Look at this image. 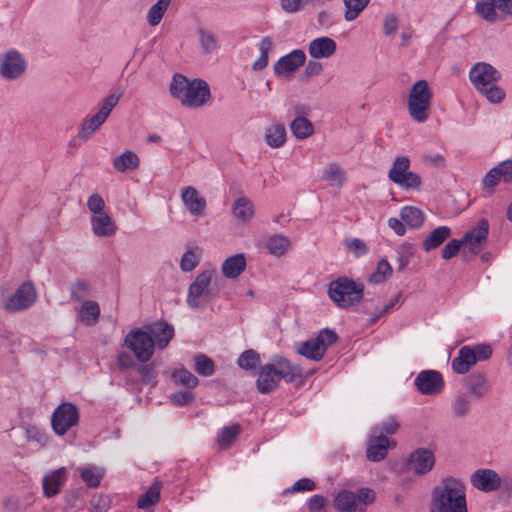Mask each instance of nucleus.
Returning a JSON list of instances; mask_svg holds the SVG:
<instances>
[{
    "label": "nucleus",
    "mask_w": 512,
    "mask_h": 512,
    "mask_svg": "<svg viewBox=\"0 0 512 512\" xmlns=\"http://www.w3.org/2000/svg\"><path fill=\"white\" fill-rule=\"evenodd\" d=\"M240 432L241 427L238 424L226 426L218 434L217 442L221 447L228 448L236 440Z\"/></svg>",
    "instance_id": "49530a36"
},
{
    "label": "nucleus",
    "mask_w": 512,
    "mask_h": 512,
    "mask_svg": "<svg viewBox=\"0 0 512 512\" xmlns=\"http://www.w3.org/2000/svg\"><path fill=\"white\" fill-rule=\"evenodd\" d=\"M92 231L97 237H111L116 233L117 226L108 213H98L90 218Z\"/></svg>",
    "instance_id": "bb28decb"
},
{
    "label": "nucleus",
    "mask_w": 512,
    "mask_h": 512,
    "mask_svg": "<svg viewBox=\"0 0 512 512\" xmlns=\"http://www.w3.org/2000/svg\"><path fill=\"white\" fill-rule=\"evenodd\" d=\"M87 207L93 215H98V213H105V202L100 194L94 193L89 196L87 200Z\"/></svg>",
    "instance_id": "774afa93"
},
{
    "label": "nucleus",
    "mask_w": 512,
    "mask_h": 512,
    "mask_svg": "<svg viewBox=\"0 0 512 512\" xmlns=\"http://www.w3.org/2000/svg\"><path fill=\"white\" fill-rule=\"evenodd\" d=\"M475 11L487 22L494 23L503 21V17H500L496 10L494 0L478 1L475 6Z\"/></svg>",
    "instance_id": "ea45409f"
},
{
    "label": "nucleus",
    "mask_w": 512,
    "mask_h": 512,
    "mask_svg": "<svg viewBox=\"0 0 512 512\" xmlns=\"http://www.w3.org/2000/svg\"><path fill=\"white\" fill-rule=\"evenodd\" d=\"M306 60V55L303 50L295 49L282 56L273 67L274 73L281 77L292 76L299 67H301Z\"/></svg>",
    "instance_id": "f3484780"
},
{
    "label": "nucleus",
    "mask_w": 512,
    "mask_h": 512,
    "mask_svg": "<svg viewBox=\"0 0 512 512\" xmlns=\"http://www.w3.org/2000/svg\"><path fill=\"white\" fill-rule=\"evenodd\" d=\"M190 82L182 74H175L170 84V92L174 98H177L180 102L186 94L187 89L190 86Z\"/></svg>",
    "instance_id": "de8ad7c7"
},
{
    "label": "nucleus",
    "mask_w": 512,
    "mask_h": 512,
    "mask_svg": "<svg viewBox=\"0 0 512 512\" xmlns=\"http://www.w3.org/2000/svg\"><path fill=\"white\" fill-rule=\"evenodd\" d=\"M408 465L415 473L424 475L435 465L434 453L427 448H418L410 454Z\"/></svg>",
    "instance_id": "6ab92c4d"
},
{
    "label": "nucleus",
    "mask_w": 512,
    "mask_h": 512,
    "mask_svg": "<svg viewBox=\"0 0 512 512\" xmlns=\"http://www.w3.org/2000/svg\"><path fill=\"white\" fill-rule=\"evenodd\" d=\"M172 379L176 383L190 389L195 388L199 383L198 378L190 371L184 368L174 371L172 373Z\"/></svg>",
    "instance_id": "603ef678"
},
{
    "label": "nucleus",
    "mask_w": 512,
    "mask_h": 512,
    "mask_svg": "<svg viewBox=\"0 0 512 512\" xmlns=\"http://www.w3.org/2000/svg\"><path fill=\"white\" fill-rule=\"evenodd\" d=\"M197 36L201 52L205 55H210L217 52L219 46L216 36L203 27L197 29Z\"/></svg>",
    "instance_id": "c9c22d12"
},
{
    "label": "nucleus",
    "mask_w": 512,
    "mask_h": 512,
    "mask_svg": "<svg viewBox=\"0 0 512 512\" xmlns=\"http://www.w3.org/2000/svg\"><path fill=\"white\" fill-rule=\"evenodd\" d=\"M462 385L468 397L478 401L486 397L491 391V383L484 371L476 370L462 379Z\"/></svg>",
    "instance_id": "9d476101"
},
{
    "label": "nucleus",
    "mask_w": 512,
    "mask_h": 512,
    "mask_svg": "<svg viewBox=\"0 0 512 512\" xmlns=\"http://www.w3.org/2000/svg\"><path fill=\"white\" fill-rule=\"evenodd\" d=\"M37 294L31 282H24L5 303L8 312L15 313L28 309L36 301Z\"/></svg>",
    "instance_id": "9b49d317"
},
{
    "label": "nucleus",
    "mask_w": 512,
    "mask_h": 512,
    "mask_svg": "<svg viewBox=\"0 0 512 512\" xmlns=\"http://www.w3.org/2000/svg\"><path fill=\"white\" fill-rule=\"evenodd\" d=\"M398 429H399L398 422L396 421V419L391 417V418L383 421L381 424L375 426L372 429L371 433H373V434H375L377 436L393 435V434H395L398 431Z\"/></svg>",
    "instance_id": "bf43d9fd"
},
{
    "label": "nucleus",
    "mask_w": 512,
    "mask_h": 512,
    "mask_svg": "<svg viewBox=\"0 0 512 512\" xmlns=\"http://www.w3.org/2000/svg\"><path fill=\"white\" fill-rule=\"evenodd\" d=\"M471 401L467 394H457L451 401V413L456 419H464L471 411Z\"/></svg>",
    "instance_id": "473e14b6"
},
{
    "label": "nucleus",
    "mask_w": 512,
    "mask_h": 512,
    "mask_svg": "<svg viewBox=\"0 0 512 512\" xmlns=\"http://www.w3.org/2000/svg\"><path fill=\"white\" fill-rule=\"evenodd\" d=\"M124 346L131 350L141 363L148 362L155 352V341L145 326L132 329L124 338Z\"/></svg>",
    "instance_id": "0eeeda50"
},
{
    "label": "nucleus",
    "mask_w": 512,
    "mask_h": 512,
    "mask_svg": "<svg viewBox=\"0 0 512 512\" xmlns=\"http://www.w3.org/2000/svg\"><path fill=\"white\" fill-rule=\"evenodd\" d=\"M410 167V160L407 156H398L395 158L388 176L393 183H400V179L407 174Z\"/></svg>",
    "instance_id": "79ce46f5"
},
{
    "label": "nucleus",
    "mask_w": 512,
    "mask_h": 512,
    "mask_svg": "<svg viewBox=\"0 0 512 512\" xmlns=\"http://www.w3.org/2000/svg\"><path fill=\"white\" fill-rule=\"evenodd\" d=\"M328 500L322 495H313L307 502L309 512H326Z\"/></svg>",
    "instance_id": "69168bd1"
},
{
    "label": "nucleus",
    "mask_w": 512,
    "mask_h": 512,
    "mask_svg": "<svg viewBox=\"0 0 512 512\" xmlns=\"http://www.w3.org/2000/svg\"><path fill=\"white\" fill-rule=\"evenodd\" d=\"M414 385L423 395H438L443 391L445 382L438 370H423L415 377Z\"/></svg>",
    "instance_id": "ddd939ff"
},
{
    "label": "nucleus",
    "mask_w": 512,
    "mask_h": 512,
    "mask_svg": "<svg viewBox=\"0 0 512 512\" xmlns=\"http://www.w3.org/2000/svg\"><path fill=\"white\" fill-rule=\"evenodd\" d=\"M237 362L242 369L251 370L260 365V357L254 350H246L240 355Z\"/></svg>",
    "instance_id": "4d7b16f0"
},
{
    "label": "nucleus",
    "mask_w": 512,
    "mask_h": 512,
    "mask_svg": "<svg viewBox=\"0 0 512 512\" xmlns=\"http://www.w3.org/2000/svg\"><path fill=\"white\" fill-rule=\"evenodd\" d=\"M328 294L339 308L348 309L363 299L364 286L354 280L342 277L329 284Z\"/></svg>",
    "instance_id": "20e7f679"
},
{
    "label": "nucleus",
    "mask_w": 512,
    "mask_h": 512,
    "mask_svg": "<svg viewBox=\"0 0 512 512\" xmlns=\"http://www.w3.org/2000/svg\"><path fill=\"white\" fill-rule=\"evenodd\" d=\"M231 212L238 221L247 223L254 216V204L248 197H239L233 202Z\"/></svg>",
    "instance_id": "7c9ffc66"
},
{
    "label": "nucleus",
    "mask_w": 512,
    "mask_h": 512,
    "mask_svg": "<svg viewBox=\"0 0 512 512\" xmlns=\"http://www.w3.org/2000/svg\"><path fill=\"white\" fill-rule=\"evenodd\" d=\"M213 275V270L202 271L190 284L186 300L190 308H205L219 297V288L211 284Z\"/></svg>",
    "instance_id": "7ed1b4c3"
},
{
    "label": "nucleus",
    "mask_w": 512,
    "mask_h": 512,
    "mask_svg": "<svg viewBox=\"0 0 512 512\" xmlns=\"http://www.w3.org/2000/svg\"><path fill=\"white\" fill-rule=\"evenodd\" d=\"M172 0H158L155 4H153L148 13H147V21L151 26H157L163 16L170 6Z\"/></svg>",
    "instance_id": "c03bdc74"
},
{
    "label": "nucleus",
    "mask_w": 512,
    "mask_h": 512,
    "mask_svg": "<svg viewBox=\"0 0 512 512\" xmlns=\"http://www.w3.org/2000/svg\"><path fill=\"white\" fill-rule=\"evenodd\" d=\"M79 419L78 408L72 403L63 402L52 413V430L56 435L63 436L79 423Z\"/></svg>",
    "instance_id": "1a4fd4ad"
},
{
    "label": "nucleus",
    "mask_w": 512,
    "mask_h": 512,
    "mask_svg": "<svg viewBox=\"0 0 512 512\" xmlns=\"http://www.w3.org/2000/svg\"><path fill=\"white\" fill-rule=\"evenodd\" d=\"M67 478V469L60 467L48 472L42 479L43 495L46 498L56 496Z\"/></svg>",
    "instance_id": "5701e85b"
},
{
    "label": "nucleus",
    "mask_w": 512,
    "mask_h": 512,
    "mask_svg": "<svg viewBox=\"0 0 512 512\" xmlns=\"http://www.w3.org/2000/svg\"><path fill=\"white\" fill-rule=\"evenodd\" d=\"M290 129L295 136V138L299 140H304L311 136L314 132V127L312 122L303 116L296 117L290 124Z\"/></svg>",
    "instance_id": "4c0bfd02"
},
{
    "label": "nucleus",
    "mask_w": 512,
    "mask_h": 512,
    "mask_svg": "<svg viewBox=\"0 0 512 512\" xmlns=\"http://www.w3.org/2000/svg\"><path fill=\"white\" fill-rule=\"evenodd\" d=\"M337 339L338 336L333 330L323 329L316 338L299 344L296 351L307 359L319 361L323 358L327 348Z\"/></svg>",
    "instance_id": "6e6552de"
},
{
    "label": "nucleus",
    "mask_w": 512,
    "mask_h": 512,
    "mask_svg": "<svg viewBox=\"0 0 512 512\" xmlns=\"http://www.w3.org/2000/svg\"><path fill=\"white\" fill-rule=\"evenodd\" d=\"M489 233V223L486 219H481L477 226L467 231L461 239L463 245L468 246L469 252L476 255L482 250V243L487 240Z\"/></svg>",
    "instance_id": "a211bd4d"
},
{
    "label": "nucleus",
    "mask_w": 512,
    "mask_h": 512,
    "mask_svg": "<svg viewBox=\"0 0 512 512\" xmlns=\"http://www.w3.org/2000/svg\"><path fill=\"white\" fill-rule=\"evenodd\" d=\"M337 44L330 37H319L308 45V53L313 59L329 58L336 52Z\"/></svg>",
    "instance_id": "393cba45"
},
{
    "label": "nucleus",
    "mask_w": 512,
    "mask_h": 512,
    "mask_svg": "<svg viewBox=\"0 0 512 512\" xmlns=\"http://www.w3.org/2000/svg\"><path fill=\"white\" fill-rule=\"evenodd\" d=\"M345 246L356 257H360L367 253L366 244L359 238L346 239Z\"/></svg>",
    "instance_id": "338daca9"
},
{
    "label": "nucleus",
    "mask_w": 512,
    "mask_h": 512,
    "mask_svg": "<svg viewBox=\"0 0 512 512\" xmlns=\"http://www.w3.org/2000/svg\"><path fill=\"white\" fill-rule=\"evenodd\" d=\"M432 91L426 80L416 81L408 95V111L413 120L424 123L429 117Z\"/></svg>",
    "instance_id": "39448f33"
},
{
    "label": "nucleus",
    "mask_w": 512,
    "mask_h": 512,
    "mask_svg": "<svg viewBox=\"0 0 512 512\" xmlns=\"http://www.w3.org/2000/svg\"><path fill=\"white\" fill-rule=\"evenodd\" d=\"M287 131L283 124L275 122L265 129L264 141L273 149L282 147L286 143Z\"/></svg>",
    "instance_id": "c756f323"
},
{
    "label": "nucleus",
    "mask_w": 512,
    "mask_h": 512,
    "mask_svg": "<svg viewBox=\"0 0 512 512\" xmlns=\"http://www.w3.org/2000/svg\"><path fill=\"white\" fill-rule=\"evenodd\" d=\"M78 315L81 321L92 324L96 322L100 316V307L95 301H85L81 305Z\"/></svg>",
    "instance_id": "37998d69"
},
{
    "label": "nucleus",
    "mask_w": 512,
    "mask_h": 512,
    "mask_svg": "<svg viewBox=\"0 0 512 512\" xmlns=\"http://www.w3.org/2000/svg\"><path fill=\"white\" fill-rule=\"evenodd\" d=\"M451 229L447 226H439L430 232L423 241V249L430 252L441 246L450 236Z\"/></svg>",
    "instance_id": "2f4dec72"
},
{
    "label": "nucleus",
    "mask_w": 512,
    "mask_h": 512,
    "mask_svg": "<svg viewBox=\"0 0 512 512\" xmlns=\"http://www.w3.org/2000/svg\"><path fill=\"white\" fill-rule=\"evenodd\" d=\"M77 470L81 479L89 488L98 487L100 485L101 479L104 476V471L94 465L78 467Z\"/></svg>",
    "instance_id": "72a5a7b5"
},
{
    "label": "nucleus",
    "mask_w": 512,
    "mask_h": 512,
    "mask_svg": "<svg viewBox=\"0 0 512 512\" xmlns=\"http://www.w3.org/2000/svg\"><path fill=\"white\" fill-rule=\"evenodd\" d=\"M470 482L475 489L489 493L494 492L501 487L502 478L492 469L481 468L471 474Z\"/></svg>",
    "instance_id": "4468645a"
},
{
    "label": "nucleus",
    "mask_w": 512,
    "mask_h": 512,
    "mask_svg": "<svg viewBox=\"0 0 512 512\" xmlns=\"http://www.w3.org/2000/svg\"><path fill=\"white\" fill-rule=\"evenodd\" d=\"M137 371L141 375V380L146 385L155 386L157 384V372L154 364L142 363L137 366Z\"/></svg>",
    "instance_id": "13d9d810"
},
{
    "label": "nucleus",
    "mask_w": 512,
    "mask_h": 512,
    "mask_svg": "<svg viewBox=\"0 0 512 512\" xmlns=\"http://www.w3.org/2000/svg\"><path fill=\"white\" fill-rule=\"evenodd\" d=\"M139 166V158L133 151L127 150L113 160V167L119 172L135 170Z\"/></svg>",
    "instance_id": "e433bc0d"
},
{
    "label": "nucleus",
    "mask_w": 512,
    "mask_h": 512,
    "mask_svg": "<svg viewBox=\"0 0 512 512\" xmlns=\"http://www.w3.org/2000/svg\"><path fill=\"white\" fill-rule=\"evenodd\" d=\"M345 4V19L347 21L355 20L360 13L367 7L370 0H343Z\"/></svg>",
    "instance_id": "8fccbe9b"
},
{
    "label": "nucleus",
    "mask_w": 512,
    "mask_h": 512,
    "mask_svg": "<svg viewBox=\"0 0 512 512\" xmlns=\"http://www.w3.org/2000/svg\"><path fill=\"white\" fill-rule=\"evenodd\" d=\"M431 512H468L464 481L452 476L443 478L432 490Z\"/></svg>",
    "instance_id": "f257e3e1"
},
{
    "label": "nucleus",
    "mask_w": 512,
    "mask_h": 512,
    "mask_svg": "<svg viewBox=\"0 0 512 512\" xmlns=\"http://www.w3.org/2000/svg\"><path fill=\"white\" fill-rule=\"evenodd\" d=\"M151 337L154 338L155 347L165 349L173 339L175 330L173 325L165 321H156L151 324L144 325Z\"/></svg>",
    "instance_id": "412c9836"
},
{
    "label": "nucleus",
    "mask_w": 512,
    "mask_h": 512,
    "mask_svg": "<svg viewBox=\"0 0 512 512\" xmlns=\"http://www.w3.org/2000/svg\"><path fill=\"white\" fill-rule=\"evenodd\" d=\"M26 61L15 49H11L0 57V75L7 80L19 78L26 71Z\"/></svg>",
    "instance_id": "f8f14e48"
},
{
    "label": "nucleus",
    "mask_w": 512,
    "mask_h": 512,
    "mask_svg": "<svg viewBox=\"0 0 512 512\" xmlns=\"http://www.w3.org/2000/svg\"><path fill=\"white\" fill-rule=\"evenodd\" d=\"M199 263V256L193 250H187L181 257L180 268L184 272L192 271Z\"/></svg>",
    "instance_id": "e2e57ef3"
},
{
    "label": "nucleus",
    "mask_w": 512,
    "mask_h": 512,
    "mask_svg": "<svg viewBox=\"0 0 512 512\" xmlns=\"http://www.w3.org/2000/svg\"><path fill=\"white\" fill-rule=\"evenodd\" d=\"M316 483L310 478H301L297 480L291 487L284 490V494H294L298 492L313 491Z\"/></svg>",
    "instance_id": "052dcab7"
},
{
    "label": "nucleus",
    "mask_w": 512,
    "mask_h": 512,
    "mask_svg": "<svg viewBox=\"0 0 512 512\" xmlns=\"http://www.w3.org/2000/svg\"><path fill=\"white\" fill-rule=\"evenodd\" d=\"M315 0H280L283 11L289 14L299 12L304 6L313 3Z\"/></svg>",
    "instance_id": "0e129e2a"
},
{
    "label": "nucleus",
    "mask_w": 512,
    "mask_h": 512,
    "mask_svg": "<svg viewBox=\"0 0 512 512\" xmlns=\"http://www.w3.org/2000/svg\"><path fill=\"white\" fill-rule=\"evenodd\" d=\"M476 365V358L472 351L471 346L465 345L462 346L456 355L451 361V368L454 373L459 375H464L469 372V370Z\"/></svg>",
    "instance_id": "b1692460"
},
{
    "label": "nucleus",
    "mask_w": 512,
    "mask_h": 512,
    "mask_svg": "<svg viewBox=\"0 0 512 512\" xmlns=\"http://www.w3.org/2000/svg\"><path fill=\"white\" fill-rule=\"evenodd\" d=\"M333 505L338 512H366V508L357 502L356 493L349 490L339 491Z\"/></svg>",
    "instance_id": "a878e982"
},
{
    "label": "nucleus",
    "mask_w": 512,
    "mask_h": 512,
    "mask_svg": "<svg viewBox=\"0 0 512 512\" xmlns=\"http://www.w3.org/2000/svg\"><path fill=\"white\" fill-rule=\"evenodd\" d=\"M290 247V239L283 234L270 236L266 242L268 253L275 257H281Z\"/></svg>",
    "instance_id": "f704fd0d"
},
{
    "label": "nucleus",
    "mask_w": 512,
    "mask_h": 512,
    "mask_svg": "<svg viewBox=\"0 0 512 512\" xmlns=\"http://www.w3.org/2000/svg\"><path fill=\"white\" fill-rule=\"evenodd\" d=\"M401 219L411 228H419L424 222L423 212L413 206H405L400 211Z\"/></svg>",
    "instance_id": "a19ab883"
},
{
    "label": "nucleus",
    "mask_w": 512,
    "mask_h": 512,
    "mask_svg": "<svg viewBox=\"0 0 512 512\" xmlns=\"http://www.w3.org/2000/svg\"><path fill=\"white\" fill-rule=\"evenodd\" d=\"M471 83L489 102L500 103L505 98V91L497 85L501 74L492 65L479 62L469 72Z\"/></svg>",
    "instance_id": "f03ea898"
},
{
    "label": "nucleus",
    "mask_w": 512,
    "mask_h": 512,
    "mask_svg": "<svg viewBox=\"0 0 512 512\" xmlns=\"http://www.w3.org/2000/svg\"><path fill=\"white\" fill-rule=\"evenodd\" d=\"M260 56L253 63L252 68L255 71H261L268 65V55L273 47V41L270 37H264L259 43Z\"/></svg>",
    "instance_id": "a18cd8bd"
},
{
    "label": "nucleus",
    "mask_w": 512,
    "mask_h": 512,
    "mask_svg": "<svg viewBox=\"0 0 512 512\" xmlns=\"http://www.w3.org/2000/svg\"><path fill=\"white\" fill-rule=\"evenodd\" d=\"M392 274V267L386 259L378 262L375 272H373L368 280L373 284L385 282Z\"/></svg>",
    "instance_id": "09e8293b"
},
{
    "label": "nucleus",
    "mask_w": 512,
    "mask_h": 512,
    "mask_svg": "<svg viewBox=\"0 0 512 512\" xmlns=\"http://www.w3.org/2000/svg\"><path fill=\"white\" fill-rule=\"evenodd\" d=\"M400 180V183L396 184L404 189L419 190L422 185L421 177L414 172H408L407 174H404V176H402Z\"/></svg>",
    "instance_id": "680f3d73"
},
{
    "label": "nucleus",
    "mask_w": 512,
    "mask_h": 512,
    "mask_svg": "<svg viewBox=\"0 0 512 512\" xmlns=\"http://www.w3.org/2000/svg\"><path fill=\"white\" fill-rule=\"evenodd\" d=\"M121 96L122 93L107 95L102 100L98 112L85 118L78 132V137L81 141H87L105 123Z\"/></svg>",
    "instance_id": "423d86ee"
},
{
    "label": "nucleus",
    "mask_w": 512,
    "mask_h": 512,
    "mask_svg": "<svg viewBox=\"0 0 512 512\" xmlns=\"http://www.w3.org/2000/svg\"><path fill=\"white\" fill-rule=\"evenodd\" d=\"M279 379L275 375L274 368L264 364L260 368L259 376L256 381L257 390L261 394H268L278 387Z\"/></svg>",
    "instance_id": "cd10ccee"
},
{
    "label": "nucleus",
    "mask_w": 512,
    "mask_h": 512,
    "mask_svg": "<svg viewBox=\"0 0 512 512\" xmlns=\"http://www.w3.org/2000/svg\"><path fill=\"white\" fill-rule=\"evenodd\" d=\"M395 445L396 443L394 441H390L387 436H377L371 433L370 438L367 441V458L373 462L381 461L387 456L388 449Z\"/></svg>",
    "instance_id": "aec40b11"
},
{
    "label": "nucleus",
    "mask_w": 512,
    "mask_h": 512,
    "mask_svg": "<svg viewBox=\"0 0 512 512\" xmlns=\"http://www.w3.org/2000/svg\"><path fill=\"white\" fill-rule=\"evenodd\" d=\"M181 199L187 210L193 216H203L205 214L207 205L206 200L193 186H186L182 188Z\"/></svg>",
    "instance_id": "4be33fe9"
},
{
    "label": "nucleus",
    "mask_w": 512,
    "mask_h": 512,
    "mask_svg": "<svg viewBox=\"0 0 512 512\" xmlns=\"http://www.w3.org/2000/svg\"><path fill=\"white\" fill-rule=\"evenodd\" d=\"M195 371L202 376H211L214 373V362L204 354L195 356Z\"/></svg>",
    "instance_id": "6e6d98bb"
},
{
    "label": "nucleus",
    "mask_w": 512,
    "mask_h": 512,
    "mask_svg": "<svg viewBox=\"0 0 512 512\" xmlns=\"http://www.w3.org/2000/svg\"><path fill=\"white\" fill-rule=\"evenodd\" d=\"M210 99V89L206 81L194 79L184 94L181 103L187 107L198 108Z\"/></svg>",
    "instance_id": "dca6fc26"
},
{
    "label": "nucleus",
    "mask_w": 512,
    "mask_h": 512,
    "mask_svg": "<svg viewBox=\"0 0 512 512\" xmlns=\"http://www.w3.org/2000/svg\"><path fill=\"white\" fill-rule=\"evenodd\" d=\"M26 438L27 441L35 443L38 447H44L48 443L49 435L39 427L30 426L26 429Z\"/></svg>",
    "instance_id": "5fc2aeb1"
},
{
    "label": "nucleus",
    "mask_w": 512,
    "mask_h": 512,
    "mask_svg": "<svg viewBox=\"0 0 512 512\" xmlns=\"http://www.w3.org/2000/svg\"><path fill=\"white\" fill-rule=\"evenodd\" d=\"M161 482L155 480L148 490L143 493L137 500V507L140 509H147L155 505L160 499Z\"/></svg>",
    "instance_id": "58836bf2"
},
{
    "label": "nucleus",
    "mask_w": 512,
    "mask_h": 512,
    "mask_svg": "<svg viewBox=\"0 0 512 512\" xmlns=\"http://www.w3.org/2000/svg\"><path fill=\"white\" fill-rule=\"evenodd\" d=\"M322 178L331 184L342 185L345 173L337 163H330L322 172Z\"/></svg>",
    "instance_id": "3c124183"
},
{
    "label": "nucleus",
    "mask_w": 512,
    "mask_h": 512,
    "mask_svg": "<svg viewBox=\"0 0 512 512\" xmlns=\"http://www.w3.org/2000/svg\"><path fill=\"white\" fill-rule=\"evenodd\" d=\"M267 364L274 368L275 375L279 381L284 380L286 383H293L302 378V368L283 356L275 355L272 357L271 362Z\"/></svg>",
    "instance_id": "2eb2a0df"
},
{
    "label": "nucleus",
    "mask_w": 512,
    "mask_h": 512,
    "mask_svg": "<svg viewBox=\"0 0 512 512\" xmlns=\"http://www.w3.org/2000/svg\"><path fill=\"white\" fill-rule=\"evenodd\" d=\"M91 292V285L88 281L77 279L71 284L70 293L71 298L75 301H81L89 296Z\"/></svg>",
    "instance_id": "864d4df0"
},
{
    "label": "nucleus",
    "mask_w": 512,
    "mask_h": 512,
    "mask_svg": "<svg viewBox=\"0 0 512 512\" xmlns=\"http://www.w3.org/2000/svg\"><path fill=\"white\" fill-rule=\"evenodd\" d=\"M246 264L245 255L238 253L224 260L221 271L226 278L236 279L245 270Z\"/></svg>",
    "instance_id": "c85d7f7f"
}]
</instances>
